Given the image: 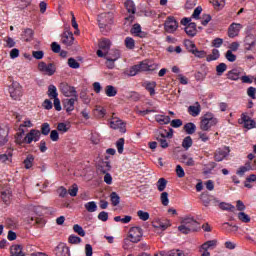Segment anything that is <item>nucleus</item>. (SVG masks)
Returning <instances> with one entry per match:
<instances>
[{
	"label": "nucleus",
	"instance_id": "33",
	"mask_svg": "<svg viewBox=\"0 0 256 256\" xmlns=\"http://www.w3.org/2000/svg\"><path fill=\"white\" fill-rule=\"evenodd\" d=\"M11 256H25L21 245H13L10 249Z\"/></svg>",
	"mask_w": 256,
	"mask_h": 256
},
{
	"label": "nucleus",
	"instance_id": "19",
	"mask_svg": "<svg viewBox=\"0 0 256 256\" xmlns=\"http://www.w3.org/2000/svg\"><path fill=\"white\" fill-rule=\"evenodd\" d=\"M229 153H231V150H229V147L224 146L216 150L214 159L215 161L221 162L223 161V159L229 156Z\"/></svg>",
	"mask_w": 256,
	"mask_h": 256
},
{
	"label": "nucleus",
	"instance_id": "9",
	"mask_svg": "<svg viewBox=\"0 0 256 256\" xmlns=\"http://www.w3.org/2000/svg\"><path fill=\"white\" fill-rule=\"evenodd\" d=\"M164 29L166 33H175L177 29H179V23L173 16H169L165 23H164Z\"/></svg>",
	"mask_w": 256,
	"mask_h": 256
},
{
	"label": "nucleus",
	"instance_id": "61",
	"mask_svg": "<svg viewBox=\"0 0 256 256\" xmlns=\"http://www.w3.org/2000/svg\"><path fill=\"white\" fill-rule=\"evenodd\" d=\"M210 22H211V15L210 14L202 15V17H201V25L206 27V25H209Z\"/></svg>",
	"mask_w": 256,
	"mask_h": 256
},
{
	"label": "nucleus",
	"instance_id": "20",
	"mask_svg": "<svg viewBox=\"0 0 256 256\" xmlns=\"http://www.w3.org/2000/svg\"><path fill=\"white\" fill-rule=\"evenodd\" d=\"M74 41L75 37L73 36V32L66 31L61 35V43L66 45V47H71Z\"/></svg>",
	"mask_w": 256,
	"mask_h": 256
},
{
	"label": "nucleus",
	"instance_id": "40",
	"mask_svg": "<svg viewBox=\"0 0 256 256\" xmlns=\"http://www.w3.org/2000/svg\"><path fill=\"white\" fill-rule=\"evenodd\" d=\"M88 213H95L97 211V203L95 201H90L84 205Z\"/></svg>",
	"mask_w": 256,
	"mask_h": 256
},
{
	"label": "nucleus",
	"instance_id": "42",
	"mask_svg": "<svg viewBox=\"0 0 256 256\" xmlns=\"http://www.w3.org/2000/svg\"><path fill=\"white\" fill-rule=\"evenodd\" d=\"M105 93L107 97H115V95H117V88H115L113 85H108L105 88Z\"/></svg>",
	"mask_w": 256,
	"mask_h": 256
},
{
	"label": "nucleus",
	"instance_id": "31",
	"mask_svg": "<svg viewBox=\"0 0 256 256\" xmlns=\"http://www.w3.org/2000/svg\"><path fill=\"white\" fill-rule=\"evenodd\" d=\"M155 121H157L159 125H169V123H171V117L158 114L155 116Z\"/></svg>",
	"mask_w": 256,
	"mask_h": 256
},
{
	"label": "nucleus",
	"instance_id": "38",
	"mask_svg": "<svg viewBox=\"0 0 256 256\" xmlns=\"http://www.w3.org/2000/svg\"><path fill=\"white\" fill-rule=\"evenodd\" d=\"M144 87L147 91H149L151 96L155 95V87H157L156 82H144Z\"/></svg>",
	"mask_w": 256,
	"mask_h": 256
},
{
	"label": "nucleus",
	"instance_id": "16",
	"mask_svg": "<svg viewBox=\"0 0 256 256\" xmlns=\"http://www.w3.org/2000/svg\"><path fill=\"white\" fill-rule=\"evenodd\" d=\"M54 253L56 256H71V249L65 243H60L56 246Z\"/></svg>",
	"mask_w": 256,
	"mask_h": 256
},
{
	"label": "nucleus",
	"instance_id": "48",
	"mask_svg": "<svg viewBox=\"0 0 256 256\" xmlns=\"http://www.w3.org/2000/svg\"><path fill=\"white\" fill-rule=\"evenodd\" d=\"M181 159L182 163H184L188 167H193V165H195V160H193L191 157L187 155H182Z\"/></svg>",
	"mask_w": 256,
	"mask_h": 256
},
{
	"label": "nucleus",
	"instance_id": "63",
	"mask_svg": "<svg viewBox=\"0 0 256 256\" xmlns=\"http://www.w3.org/2000/svg\"><path fill=\"white\" fill-rule=\"evenodd\" d=\"M137 215H138L139 219H141V221H148V219H149L148 212H145L143 210H139L137 212Z\"/></svg>",
	"mask_w": 256,
	"mask_h": 256
},
{
	"label": "nucleus",
	"instance_id": "58",
	"mask_svg": "<svg viewBox=\"0 0 256 256\" xmlns=\"http://www.w3.org/2000/svg\"><path fill=\"white\" fill-rule=\"evenodd\" d=\"M225 57L227 59V61H229L230 63H235V61H237V56L235 54H233V51L228 50L225 54Z\"/></svg>",
	"mask_w": 256,
	"mask_h": 256
},
{
	"label": "nucleus",
	"instance_id": "59",
	"mask_svg": "<svg viewBox=\"0 0 256 256\" xmlns=\"http://www.w3.org/2000/svg\"><path fill=\"white\" fill-rule=\"evenodd\" d=\"M68 66L71 69H79V67H81V64H79L78 61L75 60V58H69L68 59Z\"/></svg>",
	"mask_w": 256,
	"mask_h": 256
},
{
	"label": "nucleus",
	"instance_id": "6",
	"mask_svg": "<svg viewBox=\"0 0 256 256\" xmlns=\"http://www.w3.org/2000/svg\"><path fill=\"white\" fill-rule=\"evenodd\" d=\"M167 139H173V129L170 128L169 131L162 130L160 131V136L157 137L158 143H160V147L162 149H167L169 147V142H167Z\"/></svg>",
	"mask_w": 256,
	"mask_h": 256
},
{
	"label": "nucleus",
	"instance_id": "11",
	"mask_svg": "<svg viewBox=\"0 0 256 256\" xmlns=\"http://www.w3.org/2000/svg\"><path fill=\"white\" fill-rule=\"evenodd\" d=\"M109 49H111V40L102 39L99 43V50H97L98 57H105L109 53Z\"/></svg>",
	"mask_w": 256,
	"mask_h": 256
},
{
	"label": "nucleus",
	"instance_id": "24",
	"mask_svg": "<svg viewBox=\"0 0 256 256\" xmlns=\"http://www.w3.org/2000/svg\"><path fill=\"white\" fill-rule=\"evenodd\" d=\"M130 33L134 35V37H140V39H145V37H147V33L141 30V25L139 23L132 26Z\"/></svg>",
	"mask_w": 256,
	"mask_h": 256
},
{
	"label": "nucleus",
	"instance_id": "60",
	"mask_svg": "<svg viewBox=\"0 0 256 256\" xmlns=\"http://www.w3.org/2000/svg\"><path fill=\"white\" fill-rule=\"evenodd\" d=\"M68 242L72 245H79V243H81V238L72 234L69 236Z\"/></svg>",
	"mask_w": 256,
	"mask_h": 256
},
{
	"label": "nucleus",
	"instance_id": "53",
	"mask_svg": "<svg viewBox=\"0 0 256 256\" xmlns=\"http://www.w3.org/2000/svg\"><path fill=\"white\" fill-rule=\"evenodd\" d=\"M192 55L196 56L198 59H205V57H207V52L196 48L194 51H192Z\"/></svg>",
	"mask_w": 256,
	"mask_h": 256
},
{
	"label": "nucleus",
	"instance_id": "15",
	"mask_svg": "<svg viewBox=\"0 0 256 256\" xmlns=\"http://www.w3.org/2000/svg\"><path fill=\"white\" fill-rule=\"evenodd\" d=\"M152 227H154V229H160V231H167V229L171 227V220L169 219L161 220L159 218L155 219L152 222Z\"/></svg>",
	"mask_w": 256,
	"mask_h": 256
},
{
	"label": "nucleus",
	"instance_id": "18",
	"mask_svg": "<svg viewBox=\"0 0 256 256\" xmlns=\"http://www.w3.org/2000/svg\"><path fill=\"white\" fill-rule=\"evenodd\" d=\"M240 125H244L245 129H255L256 123L255 120H252L251 117H249L246 114L241 115V119L239 120Z\"/></svg>",
	"mask_w": 256,
	"mask_h": 256
},
{
	"label": "nucleus",
	"instance_id": "39",
	"mask_svg": "<svg viewBox=\"0 0 256 256\" xmlns=\"http://www.w3.org/2000/svg\"><path fill=\"white\" fill-rule=\"evenodd\" d=\"M110 201H111L113 207H117V205H119V203H121V197H119V194H117V192H112L110 194Z\"/></svg>",
	"mask_w": 256,
	"mask_h": 256
},
{
	"label": "nucleus",
	"instance_id": "57",
	"mask_svg": "<svg viewBox=\"0 0 256 256\" xmlns=\"http://www.w3.org/2000/svg\"><path fill=\"white\" fill-rule=\"evenodd\" d=\"M226 71H227V64L220 63L218 66H216V73H217V75L221 76Z\"/></svg>",
	"mask_w": 256,
	"mask_h": 256
},
{
	"label": "nucleus",
	"instance_id": "47",
	"mask_svg": "<svg viewBox=\"0 0 256 256\" xmlns=\"http://www.w3.org/2000/svg\"><path fill=\"white\" fill-rule=\"evenodd\" d=\"M99 171L101 173H109L111 171V163L109 162H102V164L99 166Z\"/></svg>",
	"mask_w": 256,
	"mask_h": 256
},
{
	"label": "nucleus",
	"instance_id": "45",
	"mask_svg": "<svg viewBox=\"0 0 256 256\" xmlns=\"http://www.w3.org/2000/svg\"><path fill=\"white\" fill-rule=\"evenodd\" d=\"M124 45L126 49L133 50L135 49V40L131 37H126L124 40Z\"/></svg>",
	"mask_w": 256,
	"mask_h": 256
},
{
	"label": "nucleus",
	"instance_id": "50",
	"mask_svg": "<svg viewBox=\"0 0 256 256\" xmlns=\"http://www.w3.org/2000/svg\"><path fill=\"white\" fill-rule=\"evenodd\" d=\"M184 45H185L187 51H189V53H193V51L197 48L195 43H193V41H191V40H185Z\"/></svg>",
	"mask_w": 256,
	"mask_h": 256
},
{
	"label": "nucleus",
	"instance_id": "64",
	"mask_svg": "<svg viewBox=\"0 0 256 256\" xmlns=\"http://www.w3.org/2000/svg\"><path fill=\"white\" fill-rule=\"evenodd\" d=\"M198 136L203 143H207V141H209V135L207 132H203V130L198 132Z\"/></svg>",
	"mask_w": 256,
	"mask_h": 256
},
{
	"label": "nucleus",
	"instance_id": "49",
	"mask_svg": "<svg viewBox=\"0 0 256 256\" xmlns=\"http://www.w3.org/2000/svg\"><path fill=\"white\" fill-rule=\"evenodd\" d=\"M223 229H225V231L227 233H237V231L239 230V227L237 226H232L229 223H224L223 224Z\"/></svg>",
	"mask_w": 256,
	"mask_h": 256
},
{
	"label": "nucleus",
	"instance_id": "51",
	"mask_svg": "<svg viewBox=\"0 0 256 256\" xmlns=\"http://www.w3.org/2000/svg\"><path fill=\"white\" fill-rule=\"evenodd\" d=\"M160 201L164 207H167V205H169V193L162 192L160 195Z\"/></svg>",
	"mask_w": 256,
	"mask_h": 256
},
{
	"label": "nucleus",
	"instance_id": "10",
	"mask_svg": "<svg viewBox=\"0 0 256 256\" xmlns=\"http://www.w3.org/2000/svg\"><path fill=\"white\" fill-rule=\"evenodd\" d=\"M98 22L101 32L103 33V29H105L107 25L113 23V14L111 12L101 14L98 17Z\"/></svg>",
	"mask_w": 256,
	"mask_h": 256
},
{
	"label": "nucleus",
	"instance_id": "14",
	"mask_svg": "<svg viewBox=\"0 0 256 256\" xmlns=\"http://www.w3.org/2000/svg\"><path fill=\"white\" fill-rule=\"evenodd\" d=\"M39 139H41V132L36 129L30 130V132L28 134H26V136L24 137V141L27 145H31V143H33V141H35L37 143V141H39Z\"/></svg>",
	"mask_w": 256,
	"mask_h": 256
},
{
	"label": "nucleus",
	"instance_id": "2",
	"mask_svg": "<svg viewBox=\"0 0 256 256\" xmlns=\"http://www.w3.org/2000/svg\"><path fill=\"white\" fill-rule=\"evenodd\" d=\"M155 66L149 65L148 63L141 62L140 64L134 65L126 70H124V75L128 77H135L143 71H154Z\"/></svg>",
	"mask_w": 256,
	"mask_h": 256
},
{
	"label": "nucleus",
	"instance_id": "7",
	"mask_svg": "<svg viewBox=\"0 0 256 256\" xmlns=\"http://www.w3.org/2000/svg\"><path fill=\"white\" fill-rule=\"evenodd\" d=\"M9 93L14 101H20L23 97V87H21L18 82H13L9 87Z\"/></svg>",
	"mask_w": 256,
	"mask_h": 256
},
{
	"label": "nucleus",
	"instance_id": "5",
	"mask_svg": "<svg viewBox=\"0 0 256 256\" xmlns=\"http://www.w3.org/2000/svg\"><path fill=\"white\" fill-rule=\"evenodd\" d=\"M124 5L127 12L129 13V16L125 18V25H131V23L135 21V13L137 11V8L135 7V2H133V0H127Z\"/></svg>",
	"mask_w": 256,
	"mask_h": 256
},
{
	"label": "nucleus",
	"instance_id": "35",
	"mask_svg": "<svg viewBox=\"0 0 256 256\" xmlns=\"http://www.w3.org/2000/svg\"><path fill=\"white\" fill-rule=\"evenodd\" d=\"M221 57V53L217 49H213L210 55H206V61L211 63V61H217Z\"/></svg>",
	"mask_w": 256,
	"mask_h": 256
},
{
	"label": "nucleus",
	"instance_id": "1",
	"mask_svg": "<svg viewBox=\"0 0 256 256\" xmlns=\"http://www.w3.org/2000/svg\"><path fill=\"white\" fill-rule=\"evenodd\" d=\"M198 229L199 222H197L193 216H185L181 221V225L178 226V231L183 233V235H189V233H194V231H198Z\"/></svg>",
	"mask_w": 256,
	"mask_h": 256
},
{
	"label": "nucleus",
	"instance_id": "46",
	"mask_svg": "<svg viewBox=\"0 0 256 256\" xmlns=\"http://www.w3.org/2000/svg\"><path fill=\"white\" fill-rule=\"evenodd\" d=\"M124 147H125V138H119L118 141L116 142V149L120 155L123 154Z\"/></svg>",
	"mask_w": 256,
	"mask_h": 256
},
{
	"label": "nucleus",
	"instance_id": "30",
	"mask_svg": "<svg viewBox=\"0 0 256 256\" xmlns=\"http://www.w3.org/2000/svg\"><path fill=\"white\" fill-rule=\"evenodd\" d=\"M185 33L188 35V37H195V35H197V24H195V22L189 23L185 27Z\"/></svg>",
	"mask_w": 256,
	"mask_h": 256
},
{
	"label": "nucleus",
	"instance_id": "37",
	"mask_svg": "<svg viewBox=\"0 0 256 256\" xmlns=\"http://www.w3.org/2000/svg\"><path fill=\"white\" fill-rule=\"evenodd\" d=\"M47 95L50 99H57L59 97V93H57V87H55V85H50L48 87Z\"/></svg>",
	"mask_w": 256,
	"mask_h": 256
},
{
	"label": "nucleus",
	"instance_id": "52",
	"mask_svg": "<svg viewBox=\"0 0 256 256\" xmlns=\"http://www.w3.org/2000/svg\"><path fill=\"white\" fill-rule=\"evenodd\" d=\"M238 219L242 223H250L251 222V217H249L245 212H239Z\"/></svg>",
	"mask_w": 256,
	"mask_h": 256
},
{
	"label": "nucleus",
	"instance_id": "41",
	"mask_svg": "<svg viewBox=\"0 0 256 256\" xmlns=\"http://www.w3.org/2000/svg\"><path fill=\"white\" fill-rule=\"evenodd\" d=\"M119 59V54H116L113 58H106V67L108 69H115V61Z\"/></svg>",
	"mask_w": 256,
	"mask_h": 256
},
{
	"label": "nucleus",
	"instance_id": "27",
	"mask_svg": "<svg viewBox=\"0 0 256 256\" xmlns=\"http://www.w3.org/2000/svg\"><path fill=\"white\" fill-rule=\"evenodd\" d=\"M227 79H230V81H239L241 78V69L240 68H234L230 71H228Z\"/></svg>",
	"mask_w": 256,
	"mask_h": 256
},
{
	"label": "nucleus",
	"instance_id": "4",
	"mask_svg": "<svg viewBox=\"0 0 256 256\" xmlns=\"http://www.w3.org/2000/svg\"><path fill=\"white\" fill-rule=\"evenodd\" d=\"M143 239V229L139 226L130 228L128 232V239L124 242L130 241L131 243H139Z\"/></svg>",
	"mask_w": 256,
	"mask_h": 256
},
{
	"label": "nucleus",
	"instance_id": "43",
	"mask_svg": "<svg viewBox=\"0 0 256 256\" xmlns=\"http://www.w3.org/2000/svg\"><path fill=\"white\" fill-rule=\"evenodd\" d=\"M35 161V157L33 155H28L24 160V167L25 169H31L33 167V163Z\"/></svg>",
	"mask_w": 256,
	"mask_h": 256
},
{
	"label": "nucleus",
	"instance_id": "3",
	"mask_svg": "<svg viewBox=\"0 0 256 256\" xmlns=\"http://www.w3.org/2000/svg\"><path fill=\"white\" fill-rule=\"evenodd\" d=\"M219 121L215 118V115L211 112H207L200 118L201 131H210L211 127H215Z\"/></svg>",
	"mask_w": 256,
	"mask_h": 256
},
{
	"label": "nucleus",
	"instance_id": "56",
	"mask_svg": "<svg viewBox=\"0 0 256 256\" xmlns=\"http://www.w3.org/2000/svg\"><path fill=\"white\" fill-rule=\"evenodd\" d=\"M74 233H77V235H80V237H85V230H83V227L79 224H75L73 226Z\"/></svg>",
	"mask_w": 256,
	"mask_h": 256
},
{
	"label": "nucleus",
	"instance_id": "62",
	"mask_svg": "<svg viewBox=\"0 0 256 256\" xmlns=\"http://www.w3.org/2000/svg\"><path fill=\"white\" fill-rule=\"evenodd\" d=\"M33 37V30L32 29H26L24 30V34H23V39H25V41H31Z\"/></svg>",
	"mask_w": 256,
	"mask_h": 256
},
{
	"label": "nucleus",
	"instance_id": "32",
	"mask_svg": "<svg viewBox=\"0 0 256 256\" xmlns=\"http://www.w3.org/2000/svg\"><path fill=\"white\" fill-rule=\"evenodd\" d=\"M183 130L187 135H193V133L197 131V126L195 125V123L188 122L183 126Z\"/></svg>",
	"mask_w": 256,
	"mask_h": 256
},
{
	"label": "nucleus",
	"instance_id": "54",
	"mask_svg": "<svg viewBox=\"0 0 256 256\" xmlns=\"http://www.w3.org/2000/svg\"><path fill=\"white\" fill-rule=\"evenodd\" d=\"M41 133L42 135H45V136L49 135L51 133V125H49V123L47 122L43 123L41 125Z\"/></svg>",
	"mask_w": 256,
	"mask_h": 256
},
{
	"label": "nucleus",
	"instance_id": "8",
	"mask_svg": "<svg viewBox=\"0 0 256 256\" xmlns=\"http://www.w3.org/2000/svg\"><path fill=\"white\" fill-rule=\"evenodd\" d=\"M38 70L40 71V73H43V75H48V77H51L55 75V71H57V68L53 63L47 64L45 62H39Z\"/></svg>",
	"mask_w": 256,
	"mask_h": 256
},
{
	"label": "nucleus",
	"instance_id": "12",
	"mask_svg": "<svg viewBox=\"0 0 256 256\" xmlns=\"http://www.w3.org/2000/svg\"><path fill=\"white\" fill-rule=\"evenodd\" d=\"M60 91L64 97H79V95H77V90H75V87H72L67 83L60 84Z\"/></svg>",
	"mask_w": 256,
	"mask_h": 256
},
{
	"label": "nucleus",
	"instance_id": "22",
	"mask_svg": "<svg viewBox=\"0 0 256 256\" xmlns=\"http://www.w3.org/2000/svg\"><path fill=\"white\" fill-rule=\"evenodd\" d=\"M79 99V96H74L72 98H67L64 100V108L66 109V113H71V111L75 110V102Z\"/></svg>",
	"mask_w": 256,
	"mask_h": 256
},
{
	"label": "nucleus",
	"instance_id": "26",
	"mask_svg": "<svg viewBox=\"0 0 256 256\" xmlns=\"http://www.w3.org/2000/svg\"><path fill=\"white\" fill-rule=\"evenodd\" d=\"M200 201H202L204 207H209L211 201H214V203H219V200H217V198L210 196L207 193H202L200 195Z\"/></svg>",
	"mask_w": 256,
	"mask_h": 256
},
{
	"label": "nucleus",
	"instance_id": "23",
	"mask_svg": "<svg viewBox=\"0 0 256 256\" xmlns=\"http://www.w3.org/2000/svg\"><path fill=\"white\" fill-rule=\"evenodd\" d=\"M9 126H0V147L9 141Z\"/></svg>",
	"mask_w": 256,
	"mask_h": 256
},
{
	"label": "nucleus",
	"instance_id": "36",
	"mask_svg": "<svg viewBox=\"0 0 256 256\" xmlns=\"http://www.w3.org/2000/svg\"><path fill=\"white\" fill-rule=\"evenodd\" d=\"M156 187L160 193H163L167 189V180L165 178H159L156 182Z\"/></svg>",
	"mask_w": 256,
	"mask_h": 256
},
{
	"label": "nucleus",
	"instance_id": "34",
	"mask_svg": "<svg viewBox=\"0 0 256 256\" xmlns=\"http://www.w3.org/2000/svg\"><path fill=\"white\" fill-rule=\"evenodd\" d=\"M214 247H217V240H209L201 245L200 251H209V249Z\"/></svg>",
	"mask_w": 256,
	"mask_h": 256
},
{
	"label": "nucleus",
	"instance_id": "28",
	"mask_svg": "<svg viewBox=\"0 0 256 256\" xmlns=\"http://www.w3.org/2000/svg\"><path fill=\"white\" fill-rule=\"evenodd\" d=\"M13 161V149H8L4 154H0V163L9 165Z\"/></svg>",
	"mask_w": 256,
	"mask_h": 256
},
{
	"label": "nucleus",
	"instance_id": "25",
	"mask_svg": "<svg viewBox=\"0 0 256 256\" xmlns=\"http://www.w3.org/2000/svg\"><path fill=\"white\" fill-rule=\"evenodd\" d=\"M188 113L191 117H199L201 115V104L195 102L193 105L188 107Z\"/></svg>",
	"mask_w": 256,
	"mask_h": 256
},
{
	"label": "nucleus",
	"instance_id": "21",
	"mask_svg": "<svg viewBox=\"0 0 256 256\" xmlns=\"http://www.w3.org/2000/svg\"><path fill=\"white\" fill-rule=\"evenodd\" d=\"M241 29H243V25H241L240 23H232L228 28V37H230L231 39L237 37Z\"/></svg>",
	"mask_w": 256,
	"mask_h": 256
},
{
	"label": "nucleus",
	"instance_id": "13",
	"mask_svg": "<svg viewBox=\"0 0 256 256\" xmlns=\"http://www.w3.org/2000/svg\"><path fill=\"white\" fill-rule=\"evenodd\" d=\"M110 127L114 130H119L120 133H127V126L123 120L119 118H112L110 121Z\"/></svg>",
	"mask_w": 256,
	"mask_h": 256
},
{
	"label": "nucleus",
	"instance_id": "29",
	"mask_svg": "<svg viewBox=\"0 0 256 256\" xmlns=\"http://www.w3.org/2000/svg\"><path fill=\"white\" fill-rule=\"evenodd\" d=\"M253 171V166H251V162H246L244 166H240L236 171V175L239 177H243L247 172Z\"/></svg>",
	"mask_w": 256,
	"mask_h": 256
},
{
	"label": "nucleus",
	"instance_id": "17",
	"mask_svg": "<svg viewBox=\"0 0 256 256\" xmlns=\"http://www.w3.org/2000/svg\"><path fill=\"white\" fill-rule=\"evenodd\" d=\"M256 45L255 35L249 34L244 39V49L245 51H254Z\"/></svg>",
	"mask_w": 256,
	"mask_h": 256
},
{
	"label": "nucleus",
	"instance_id": "44",
	"mask_svg": "<svg viewBox=\"0 0 256 256\" xmlns=\"http://www.w3.org/2000/svg\"><path fill=\"white\" fill-rule=\"evenodd\" d=\"M193 146V139L191 138V136H186L183 141H182V147L183 149H190V147Z\"/></svg>",
	"mask_w": 256,
	"mask_h": 256
},
{
	"label": "nucleus",
	"instance_id": "55",
	"mask_svg": "<svg viewBox=\"0 0 256 256\" xmlns=\"http://www.w3.org/2000/svg\"><path fill=\"white\" fill-rule=\"evenodd\" d=\"M219 207H220V209H222V211H233V209H235V206H233L232 204H229L227 202L219 203Z\"/></svg>",
	"mask_w": 256,
	"mask_h": 256
}]
</instances>
